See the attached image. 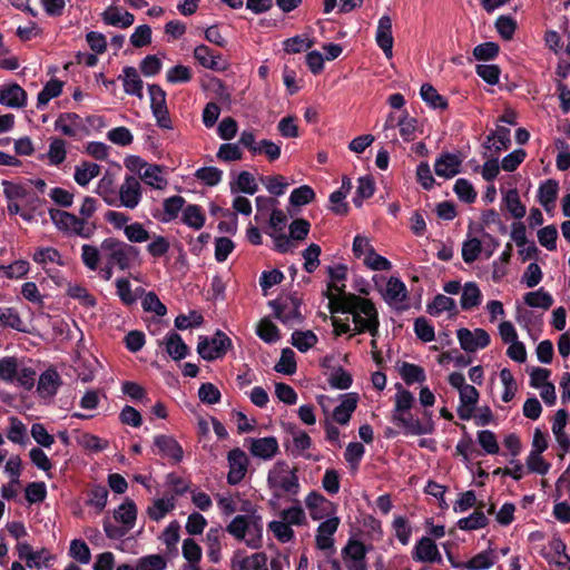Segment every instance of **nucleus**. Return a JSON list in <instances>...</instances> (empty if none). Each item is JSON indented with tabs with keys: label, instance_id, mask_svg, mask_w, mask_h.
I'll use <instances>...</instances> for the list:
<instances>
[{
	"label": "nucleus",
	"instance_id": "obj_1",
	"mask_svg": "<svg viewBox=\"0 0 570 570\" xmlns=\"http://www.w3.org/2000/svg\"><path fill=\"white\" fill-rule=\"evenodd\" d=\"M340 306L342 313L348 315L346 321L351 316L354 324V333L367 332L373 337L377 335L380 325L379 314L370 299L350 294L341 298Z\"/></svg>",
	"mask_w": 570,
	"mask_h": 570
},
{
	"label": "nucleus",
	"instance_id": "obj_2",
	"mask_svg": "<svg viewBox=\"0 0 570 570\" xmlns=\"http://www.w3.org/2000/svg\"><path fill=\"white\" fill-rule=\"evenodd\" d=\"M275 200L258 196L256 198V215L255 220L262 222L268 214L269 219L265 233L274 240L276 250L279 253H287L293 249L291 239L285 234L287 217L285 213L275 206Z\"/></svg>",
	"mask_w": 570,
	"mask_h": 570
},
{
	"label": "nucleus",
	"instance_id": "obj_3",
	"mask_svg": "<svg viewBox=\"0 0 570 570\" xmlns=\"http://www.w3.org/2000/svg\"><path fill=\"white\" fill-rule=\"evenodd\" d=\"M226 531L249 549L257 550L263 546V520L257 513L234 517L226 525Z\"/></svg>",
	"mask_w": 570,
	"mask_h": 570
},
{
	"label": "nucleus",
	"instance_id": "obj_4",
	"mask_svg": "<svg viewBox=\"0 0 570 570\" xmlns=\"http://www.w3.org/2000/svg\"><path fill=\"white\" fill-rule=\"evenodd\" d=\"M100 248L109 265H115L121 271L130 269L140 264V250L136 246L124 240L105 238Z\"/></svg>",
	"mask_w": 570,
	"mask_h": 570
},
{
	"label": "nucleus",
	"instance_id": "obj_5",
	"mask_svg": "<svg viewBox=\"0 0 570 570\" xmlns=\"http://www.w3.org/2000/svg\"><path fill=\"white\" fill-rule=\"evenodd\" d=\"M48 214L55 227L67 236H78L87 239L90 238L96 230L94 223L80 219V217L69 212L50 208Z\"/></svg>",
	"mask_w": 570,
	"mask_h": 570
},
{
	"label": "nucleus",
	"instance_id": "obj_6",
	"mask_svg": "<svg viewBox=\"0 0 570 570\" xmlns=\"http://www.w3.org/2000/svg\"><path fill=\"white\" fill-rule=\"evenodd\" d=\"M267 482L271 489L296 495L299 492V481L296 471L286 462L278 461L269 470Z\"/></svg>",
	"mask_w": 570,
	"mask_h": 570
},
{
	"label": "nucleus",
	"instance_id": "obj_7",
	"mask_svg": "<svg viewBox=\"0 0 570 570\" xmlns=\"http://www.w3.org/2000/svg\"><path fill=\"white\" fill-rule=\"evenodd\" d=\"M232 347L230 338L220 331L214 336H199L197 352L205 361H214L222 358Z\"/></svg>",
	"mask_w": 570,
	"mask_h": 570
},
{
	"label": "nucleus",
	"instance_id": "obj_8",
	"mask_svg": "<svg viewBox=\"0 0 570 570\" xmlns=\"http://www.w3.org/2000/svg\"><path fill=\"white\" fill-rule=\"evenodd\" d=\"M142 199V186L140 179L134 175H126L116 194V205L127 209H135Z\"/></svg>",
	"mask_w": 570,
	"mask_h": 570
},
{
	"label": "nucleus",
	"instance_id": "obj_9",
	"mask_svg": "<svg viewBox=\"0 0 570 570\" xmlns=\"http://www.w3.org/2000/svg\"><path fill=\"white\" fill-rule=\"evenodd\" d=\"M148 94L150 98V109L157 126L163 129H173L165 90L160 86L153 83L148 85Z\"/></svg>",
	"mask_w": 570,
	"mask_h": 570
},
{
	"label": "nucleus",
	"instance_id": "obj_10",
	"mask_svg": "<svg viewBox=\"0 0 570 570\" xmlns=\"http://www.w3.org/2000/svg\"><path fill=\"white\" fill-rule=\"evenodd\" d=\"M425 421L421 422L417 417L412 415L411 412H406L402 415L392 417V421L400 426L406 435H424L431 434L434 431V422L432 420V413L424 411Z\"/></svg>",
	"mask_w": 570,
	"mask_h": 570
},
{
	"label": "nucleus",
	"instance_id": "obj_11",
	"mask_svg": "<svg viewBox=\"0 0 570 570\" xmlns=\"http://www.w3.org/2000/svg\"><path fill=\"white\" fill-rule=\"evenodd\" d=\"M367 549L358 540H348L342 549V559L346 570H367Z\"/></svg>",
	"mask_w": 570,
	"mask_h": 570
},
{
	"label": "nucleus",
	"instance_id": "obj_12",
	"mask_svg": "<svg viewBox=\"0 0 570 570\" xmlns=\"http://www.w3.org/2000/svg\"><path fill=\"white\" fill-rule=\"evenodd\" d=\"M305 505L308 510L309 517L315 521L336 517V509L333 502L316 491H312L307 494L305 498Z\"/></svg>",
	"mask_w": 570,
	"mask_h": 570
},
{
	"label": "nucleus",
	"instance_id": "obj_13",
	"mask_svg": "<svg viewBox=\"0 0 570 570\" xmlns=\"http://www.w3.org/2000/svg\"><path fill=\"white\" fill-rule=\"evenodd\" d=\"M232 570H269L265 552L247 554L243 550H236L230 560Z\"/></svg>",
	"mask_w": 570,
	"mask_h": 570
},
{
	"label": "nucleus",
	"instance_id": "obj_14",
	"mask_svg": "<svg viewBox=\"0 0 570 570\" xmlns=\"http://www.w3.org/2000/svg\"><path fill=\"white\" fill-rule=\"evenodd\" d=\"M227 461L229 468L227 482L230 485H236L245 478L249 460L243 450L236 448L228 452Z\"/></svg>",
	"mask_w": 570,
	"mask_h": 570
},
{
	"label": "nucleus",
	"instance_id": "obj_15",
	"mask_svg": "<svg viewBox=\"0 0 570 570\" xmlns=\"http://www.w3.org/2000/svg\"><path fill=\"white\" fill-rule=\"evenodd\" d=\"M456 336L461 348L469 353L482 350L490 344V335L483 328L473 331L460 328L456 331Z\"/></svg>",
	"mask_w": 570,
	"mask_h": 570
},
{
	"label": "nucleus",
	"instance_id": "obj_16",
	"mask_svg": "<svg viewBox=\"0 0 570 570\" xmlns=\"http://www.w3.org/2000/svg\"><path fill=\"white\" fill-rule=\"evenodd\" d=\"M392 26L393 21L390 14H383L377 21L375 31V42L387 59L393 57L394 38Z\"/></svg>",
	"mask_w": 570,
	"mask_h": 570
},
{
	"label": "nucleus",
	"instance_id": "obj_17",
	"mask_svg": "<svg viewBox=\"0 0 570 570\" xmlns=\"http://www.w3.org/2000/svg\"><path fill=\"white\" fill-rule=\"evenodd\" d=\"M154 445L160 456L170 460L173 463L181 462L184 458V450L173 435H156L154 438Z\"/></svg>",
	"mask_w": 570,
	"mask_h": 570
},
{
	"label": "nucleus",
	"instance_id": "obj_18",
	"mask_svg": "<svg viewBox=\"0 0 570 570\" xmlns=\"http://www.w3.org/2000/svg\"><path fill=\"white\" fill-rule=\"evenodd\" d=\"M338 525V517L327 518L318 524L315 535V544L317 549L327 551L334 548V534L337 531Z\"/></svg>",
	"mask_w": 570,
	"mask_h": 570
},
{
	"label": "nucleus",
	"instance_id": "obj_19",
	"mask_svg": "<svg viewBox=\"0 0 570 570\" xmlns=\"http://www.w3.org/2000/svg\"><path fill=\"white\" fill-rule=\"evenodd\" d=\"M61 384L59 373L55 368H48L38 379L37 393L40 399L50 401L58 393Z\"/></svg>",
	"mask_w": 570,
	"mask_h": 570
},
{
	"label": "nucleus",
	"instance_id": "obj_20",
	"mask_svg": "<svg viewBox=\"0 0 570 570\" xmlns=\"http://www.w3.org/2000/svg\"><path fill=\"white\" fill-rule=\"evenodd\" d=\"M276 317L287 325L296 324L301 321L299 303L296 298H281L273 304Z\"/></svg>",
	"mask_w": 570,
	"mask_h": 570
},
{
	"label": "nucleus",
	"instance_id": "obj_21",
	"mask_svg": "<svg viewBox=\"0 0 570 570\" xmlns=\"http://www.w3.org/2000/svg\"><path fill=\"white\" fill-rule=\"evenodd\" d=\"M328 276H330V283L327 286L326 296L330 298L331 302L338 299L341 302V298L343 296H347L344 294V281L347 275V268L345 265H336L331 266L327 269Z\"/></svg>",
	"mask_w": 570,
	"mask_h": 570
},
{
	"label": "nucleus",
	"instance_id": "obj_22",
	"mask_svg": "<svg viewBox=\"0 0 570 570\" xmlns=\"http://www.w3.org/2000/svg\"><path fill=\"white\" fill-rule=\"evenodd\" d=\"M544 557L550 564L556 566V570L570 569V557L566 553V544L558 537L549 541Z\"/></svg>",
	"mask_w": 570,
	"mask_h": 570
},
{
	"label": "nucleus",
	"instance_id": "obj_23",
	"mask_svg": "<svg viewBox=\"0 0 570 570\" xmlns=\"http://www.w3.org/2000/svg\"><path fill=\"white\" fill-rule=\"evenodd\" d=\"M449 560L453 568L464 569V570H487L490 569L498 560V556L494 550L488 549L479 552L471 559L465 562H455L451 556H449Z\"/></svg>",
	"mask_w": 570,
	"mask_h": 570
},
{
	"label": "nucleus",
	"instance_id": "obj_24",
	"mask_svg": "<svg viewBox=\"0 0 570 570\" xmlns=\"http://www.w3.org/2000/svg\"><path fill=\"white\" fill-rule=\"evenodd\" d=\"M278 451L279 445L275 436L249 439V452L254 458L269 461Z\"/></svg>",
	"mask_w": 570,
	"mask_h": 570
},
{
	"label": "nucleus",
	"instance_id": "obj_25",
	"mask_svg": "<svg viewBox=\"0 0 570 570\" xmlns=\"http://www.w3.org/2000/svg\"><path fill=\"white\" fill-rule=\"evenodd\" d=\"M0 104L13 109L23 108L27 105V94L18 83L0 85Z\"/></svg>",
	"mask_w": 570,
	"mask_h": 570
},
{
	"label": "nucleus",
	"instance_id": "obj_26",
	"mask_svg": "<svg viewBox=\"0 0 570 570\" xmlns=\"http://www.w3.org/2000/svg\"><path fill=\"white\" fill-rule=\"evenodd\" d=\"M412 557L419 562H440L442 560L435 542L429 537H422L414 546Z\"/></svg>",
	"mask_w": 570,
	"mask_h": 570
},
{
	"label": "nucleus",
	"instance_id": "obj_27",
	"mask_svg": "<svg viewBox=\"0 0 570 570\" xmlns=\"http://www.w3.org/2000/svg\"><path fill=\"white\" fill-rule=\"evenodd\" d=\"M462 159L455 154H443L436 158L434 171L436 176L449 179L460 173Z\"/></svg>",
	"mask_w": 570,
	"mask_h": 570
},
{
	"label": "nucleus",
	"instance_id": "obj_28",
	"mask_svg": "<svg viewBox=\"0 0 570 570\" xmlns=\"http://www.w3.org/2000/svg\"><path fill=\"white\" fill-rule=\"evenodd\" d=\"M460 394L458 415L461 420H470L479 401V392L473 385L463 386Z\"/></svg>",
	"mask_w": 570,
	"mask_h": 570
},
{
	"label": "nucleus",
	"instance_id": "obj_29",
	"mask_svg": "<svg viewBox=\"0 0 570 570\" xmlns=\"http://www.w3.org/2000/svg\"><path fill=\"white\" fill-rule=\"evenodd\" d=\"M340 399V404L333 410V420L341 425H346L357 407L358 396L356 393H346Z\"/></svg>",
	"mask_w": 570,
	"mask_h": 570
},
{
	"label": "nucleus",
	"instance_id": "obj_30",
	"mask_svg": "<svg viewBox=\"0 0 570 570\" xmlns=\"http://www.w3.org/2000/svg\"><path fill=\"white\" fill-rule=\"evenodd\" d=\"M119 79L122 81L124 91L139 99L144 97V82L135 67H124Z\"/></svg>",
	"mask_w": 570,
	"mask_h": 570
},
{
	"label": "nucleus",
	"instance_id": "obj_31",
	"mask_svg": "<svg viewBox=\"0 0 570 570\" xmlns=\"http://www.w3.org/2000/svg\"><path fill=\"white\" fill-rule=\"evenodd\" d=\"M195 59L204 67L210 70L223 71L226 69V61L220 55L215 53L205 45L197 46L194 50Z\"/></svg>",
	"mask_w": 570,
	"mask_h": 570
},
{
	"label": "nucleus",
	"instance_id": "obj_32",
	"mask_svg": "<svg viewBox=\"0 0 570 570\" xmlns=\"http://www.w3.org/2000/svg\"><path fill=\"white\" fill-rule=\"evenodd\" d=\"M55 129L67 137H77L83 129L81 118L75 112L61 114L55 121Z\"/></svg>",
	"mask_w": 570,
	"mask_h": 570
},
{
	"label": "nucleus",
	"instance_id": "obj_33",
	"mask_svg": "<svg viewBox=\"0 0 570 570\" xmlns=\"http://www.w3.org/2000/svg\"><path fill=\"white\" fill-rule=\"evenodd\" d=\"M101 19L105 24L111 27H118L122 29L129 28L134 21L135 17L129 11L122 10L116 6H109L102 13Z\"/></svg>",
	"mask_w": 570,
	"mask_h": 570
},
{
	"label": "nucleus",
	"instance_id": "obj_34",
	"mask_svg": "<svg viewBox=\"0 0 570 570\" xmlns=\"http://www.w3.org/2000/svg\"><path fill=\"white\" fill-rule=\"evenodd\" d=\"M406 296L407 291L405 284L396 277H391L383 293L385 302L391 306L400 308L404 304Z\"/></svg>",
	"mask_w": 570,
	"mask_h": 570
},
{
	"label": "nucleus",
	"instance_id": "obj_35",
	"mask_svg": "<svg viewBox=\"0 0 570 570\" xmlns=\"http://www.w3.org/2000/svg\"><path fill=\"white\" fill-rule=\"evenodd\" d=\"M558 191L559 184L554 179H547L540 184L537 198L546 212L550 213L554 209Z\"/></svg>",
	"mask_w": 570,
	"mask_h": 570
},
{
	"label": "nucleus",
	"instance_id": "obj_36",
	"mask_svg": "<svg viewBox=\"0 0 570 570\" xmlns=\"http://www.w3.org/2000/svg\"><path fill=\"white\" fill-rule=\"evenodd\" d=\"M0 326L20 333H30L28 324L21 318L19 311L14 307H0Z\"/></svg>",
	"mask_w": 570,
	"mask_h": 570
},
{
	"label": "nucleus",
	"instance_id": "obj_37",
	"mask_svg": "<svg viewBox=\"0 0 570 570\" xmlns=\"http://www.w3.org/2000/svg\"><path fill=\"white\" fill-rule=\"evenodd\" d=\"M167 354L174 361H180L188 355L189 348L183 341L181 336L176 332H169L163 341Z\"/></svg>",
	"mask_w": 570,
	"mask_h": 570
},
{
	"label": "nucleus",
	"instance_id": "obj_38",
	"mask_svg": "<svg viewBox=\"0 0 570 570\" xmlns=\"http://www.w3.org/2000/svg\"><path fill=\"white\" fill-rule=\"evenodd\" d=\"M176 508V499L174 495L164 497L153 500L151 504L147 508V515L153 521L163 520L169 512Z\"/></svg>",
	"mask_w": 570,
	"mask_h": 570
},
{
	"label": "nucleus",
	"instance_id": "obj_39",
	"mask_svg": "<svg viewBox=\"0 0 570 570\" xmlns=\"http://www.w3.org/2000/svg\"><path fill=\"white\" fill-rule=\"evenodd\" d=\"M114 518L125 525V530H131L137 520V507L132 500H125L115 511Z\"/></svg>",
	"mask_w": 570,
	"mask_h": 570
},
{
	"label": "nucleus",
	"instance_id": "obj_40",
	"mask_svg": "<svg viewBox=\"0 0 570 570\" xmlns=\"http://www.w3.org/2000/svg\"><path fill=\"white\" fill-rule=\"evenodd\" d=\"M115 285L119 299L127 306L135 304L138 297L145 294V289L141 287L132 289L130 282L125 277L117 278Z\"/></svg>",
	"mask_w": 570,
	"mask_h": 570
},
{
	"label": "nucleus",
	"instance_id": "obj_41",
	"mask_svg": "<svg viewBox=\"0 0 570 570\" xmlns=\"http://www.w3.org/2000/svg\"><path fill=\"white\" fill-rule=\"evenodd\" d=\"M512 244L507 243L504 246L503 252L500 254V256L493 261L492 263V281L495 283L501 282L509 272V263L512 257Z\"/></svg>",
	"mask_w": 570,
	"mask_h": 570
},
{
	"label": "nucleus",
	"instance_id": "obj_42",
	"mask_svg": "<svg viewBox=\"0 0 570 570\" xmlns=\"http://www.w3.org/2000/svg\"><path fill=\"white\" fill-rule=\"evenodd\" d=\"M147 186L154 189H164L168 181L163 174V168L156 164H149L139 177Z\"/></svg>",
	"mask_w": 570,
	"mask_h": 570
},
{
	"label": "nucleus",
	"instance_id": "obj_43",
	"mask_svg": "<svg viewBox=\"0 0 570 570\" xmlns=\"http://www.w3.org/2000/svg\"><path fill=\"white\" fill-rule=\"evenodd\" d=\"M223 531L219 527L210 528L205 538L208 559L216 563L220 560Z\"/></svg>",
	"mask_w": 570,
	"mask_h": 570
},
{
	"label": "nucleus",
	"instance_id": "obj_44",
	"mask_svg": "<svg viewBox=\"0 0 570 570\" xmlns=\"http://www.w3.org/2000/svg\"><path fill=\"white\" fill-rule=\"evenodd\" d=\"M100 166L96 163L82 161L75 167L73 179L81 186L86 187L94 178L99 176Z\"/></svg>",
	"mask_w": 570,
	"mask_h": 570
},
{
	"label": "nucleus",
	"instance_id": "obj_45",
	"mask_svg": "<svg viewBox=\"0 0 570 570\" xmlns=\"http://www.w3.org/2000/svg\"><path fill=\"white\" fill-rule=\"evenodd\" d=\"M428 312L432 316H439L442 313H449L454 316L458 313L456 303L453 298L439 294L428 304Z\"/></svg>",
	"mask_w": 570,
	"mask_h": 570
},
{
	"label": "nucleus",
	"instance_id": "obj_46",
	"mask_svg": "<svg viewBox=\"0 0 570 570\" xmlns=\"http://www.w3.org/2000/svg\"><path fill=\"white\" fill-rule=\"evenodd\" d=\"M482 301L480 287L474 282H468L462 287L461 307L465 311L478 307Z\"/></svg>",
	"mask_w": 570,
	"mask_h": 570
},
{
	"label": "nucleus",
	"instance_id": "obj_47",
	"mask_svg": "<svg viewBox=\"0 0 570 570\" xmlns=\"http://www.w3.org/2000/svg\"><path fill=\"white\" fill-rule=\"evenodd\" d=\"M505 209L515 219H521L525 216V206L521 203L519 193L515 188L509 189L503 194L502 198Z\"/></svg>",
	"mask_w": 570,
	"mask_h": 570
},
{
	"label": "nucleus",
	"instance_id": "obj_48",
	"mask_svg": "<svg viewBox=\"0 0 570 570\" xmlns=\"http://www.w3.org/2000/svg\"><path fill=\"white\" fill-rule=\"evenodd\" d=\"M414 395L410 391L399 386L394 395V409L392 411V417L410 412L414 405Z\"/></svg>",
	"mask_w": 570,
	"mask_h": 570
},
{
	"label": "nucleus",
	"instance_id": "obj_49",
	"mask_svg": "<svg viewBox=\"0 0 570 570\" xmlns=\"http://www.w3.org/2000/svg\"><path fill=\"white\" fill-rule=\"evenodd\" d=\"M399 373L407 385L423 383L426 380V374L423 367L407 362H403L399 366Z\"/></svg>",
	"mask_w": 570,
	"mask_h": 570
},
{
	"label": "nucleus",
	"instance_id": "obj_50",
	"mask_svg": "<svg viewBox=\"0 0 570 570\" xmlns=\"http://www.w3.org/2000/svg\"><path fill=\"white\" fill-rule=\"evenodd\" d=\"M422 100L433 109L444 110L448 108L446 99L430 83H423L420 89Z\"/></svg>",
	"mask_w": 570,
	"mask_h": 570
},
{
	"label": "nucleus",
	"instance_id": "obj_51",
	"mask_svg": "<svg viewBox=\"0 0 570 570\" xmlns=\"http://www.w3.org/2000/svg\"><path fill=\"white\" fill-rule=\"evenodd\" d=\"M95 193L99 195L107 205H116L117 190L114 187V178L111 175L106 174L98 180Z\"/></svg>",
	"mask_w": 570,
	"mask_h": 570
},
{
	"label": "nucleus",
	"instance_id": "obj_52",
	"mask_svg": "<svg viewBox=\"0 0 570 570\" xmlns=\"http://www.w3.org/2000/svg\"><path fill=\"white\" fill-rule=\"evenodd\" d=\"M351 188V181L348 179L343 180L340 189L333 191L330 195L331 210L337 215H344L347 213V204L344 202L347 193Z\"/></svg>",
	"mask_w": 570,
	"mask_h": 570
},
{
	"label": "nucleus",
	"instance_id": "obj_53",
	"mask_svg": "<svg viewBox=\"0 0 570 570\" xmlns=\"http://www.w3.org/2000/svg\"><path fill=\"white\" fill-rule=\"evenodd\" d=\"M67 157V144L60 138H52L49 142L46 158L51 166H60Z\"/></svg>",
	"mask_w": 570,
	"mask_h": 570
},
{
	"label": "nucleus",
	"instance_id": "obj_54",
	"mask_svg": "<svg viewBox=\"0 0 570 570\" xmlns=\"http://www.w3.org/2000/svg\"><path fill=\"white\" fill-rule=\"evenodd\" d=\"M32 259L35 263L42 266L49 263L57 264L59 266H62L65 264L61 254L58 249L53 247L37 248L32 255Z\"/></svg>",
	"mask_w": 570,
	"mask_h": 570
},
{
	"label": "nucleus",
	"instance_id": "obj_55",
	"mask_svg": "<svg viewBox=\"0 0 570 570\" xmlns=\"http://www.w3.org/2000/svg\"><path fill=\"white\" fill-rule=\"evenodd\" d=\"M524 303L530 307L549 309L553 304L552 296L543 288H539L534 292H529L523 297Z\"/></svg>",
	"mask_w": 570,
	"mask_h": 570
},
{
	"label": "nucleus",
	"instance_id": "obj_56",
	"mask_svg": "<svg viewBox=\"0 0 570 570\" xmlns=\"http://www.w3.org/2000/svg\"><path fill=\"white\" fill-rule=\"evenodd\" d=\"M62 91V82L58 79L49 80L38 94L37 108L41 109L48 105V102L58 97Z\"/></svg>",
	"mask_w": 570,
	"mask_h": 570
},
{
	"label": "nucleus",
	"instance_id": "obj_57",
	"mask_svg": "<svg viewBox=\"0 0 570 570\" xmlns=\"http://www.w3.org/2000/svg\"><path fill=\"white\" fill-rule=\"evenodd\" d=\"M68 554L80 564H89L91 552L88 544L81 539H73L70 542Z\"/></svg>",
	"mask_w": 570,
	"mask_h": 570
},
{
	"label": "nucleus",
	"instance_id": "obj_58",
	"mask_svg": "<svg viewBox=\"0 0 570 570\" xmlns=\"http://www.w3.org/2000/svg\"><path fill=\"white\" fill-rule=\"evenodd\" d=\"M510 144V130L505 127H499L493 134L488 136L487 148L499 153L507 149Z\"/></svg>",
	"mask_w": 570,
	"mask_h": 570
},
{
	"label": "nucleus",
	"instance_id": "obj_59",
	"mask_svg": "<svg viewBox=\"0 0 570 570\" xmlns=\"http://www.w3.org/2000/svg\"><path fill=\"white\" fill-rule=\"evenodd\" d=\"M268 530L282 543H287L294 539V531L292 525L281 520H273L267 524Z\"/></svg>",
	"mask_w": 570,
	"mask_h": 570
},
{
	"label": "nucleus",
	"instance_id": "obj_60",
	"mask_svg": "<svg viewBox=\"0 0 570 570\" xmlns=\"http://www.w3.org/2000/svg\"><path fill=\"white\" fill-rule=\"evenodd\" d=\"M293 436V453L296 456H303L305 459H311V454L307 453V450L312 446L311 436L302 430L294 431L292 433Z\"/></svg>",
	"mask_w": 570,
	"mask_h": 570
},
{
	"label": "nucleus",
	"instance_id": "obj_61",
	"mask_svg": "<svg viewBox=\"0 0 570 570\" xmlns=\"http://www.w3.org/2000/svg\"><path fill=\"white\" fill-rule=\"evenodd\" d=\"M488 524V518L482 511H474L468 517L461 518L456 525L460 530L472 531L479 530Z\"/></svg>",
	"mask_w": 570,
	"mask_h": 570
},
{
	"label": "nucleus",
	"instance_id": "obj_62",
	"mask_svg": "<svg viewBox=\"0 0 570 570\" xmlns=\"http://www.w3.org/2000/svg\"><path fill=\"white\" fill-rule=\"evenodd\" d=\"M183 222L190 228L200 229L205 224V215L198 205H188L183 212Z\"/></svg>",
	"mask_w": 570,
	"mask_h": 570
},
{
	"label": "nucleus",
	"instance_id": "obj_63",
	"mask_svg": "<svg viewBox=\"0 0 570 570\" xmlns=\"http://www.w3.org/2000/svg\"><path fill=\"white\" fill-rule=\"evenodd\" d=\"M148 242L149 243L146 246V250L153 258H159L165 256L170 248V243L168 238L161 235H150V239Z\"/></svg>",
	"mask_w": 570,
	"mask_h": 570
},
{
	"label": "nucleus",
	"instance_id": "obj_64",
	"mask_svg": "<svg viewBox=\"0 0 570 570\" xmlns=\"http://www.w3.org/2000/svg\"><path fill=\"white\" fill-rule=\"evenodd\" d=\"M124 236L129 243H145L150 239V234L140 222H130L126 227Z\"/></svg>",
	"mask_w": 570,
	"mask_h": 570
}]
</instances>
